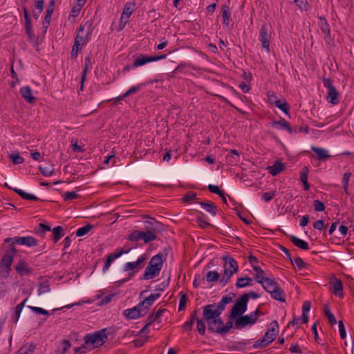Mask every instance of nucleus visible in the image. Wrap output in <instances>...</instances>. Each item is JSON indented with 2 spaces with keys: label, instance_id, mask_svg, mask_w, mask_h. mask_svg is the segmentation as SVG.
<instances>
[{
  "label": "nucleus",
  "instance_id": "nucleus-1",
  "mask_svg": "<svg viewBox=\"0 0 354 354\" xmlns=\"http://www.w3.org/2000/svg\"><path fill=\"white\" fill-rule=\"evenodd\" d=\"M203 317L207 323L208 329L214 333L225 334L232 328V322L228 321L225 325L220 316L221 314L216 310L214 305H206L203 307Z\"/></svg>",
  "mask_w": 354,
  "mask_h": 354
},
{
  "label": "nucleus",
  "instance_id": "nucleus-2",
  "mask_svg": "<svg viewBox=\"0 0 354 354\" xmlns=\"http://www.w3.org/2000/svg\"><path fill=\"white\" fill-rule=\"evenodd\" d=\"M93 26L91 22L86 21L81 24L75 37L72 46L71 57L76 58L80 51L90 41Z\"/></svg>",
  "mask_w": 354,
  "mask_h": 354
},
{
  "label": "nucleus",
  "instance_id": "nucleus-3",
  "mask_svg": "<svg viewBox=\"0 0 354 354\" xmlns=\"http://www.w3.org/2000/svg\"><path fill=\"white\" fill-rule=\"evenodd\" d=\"M163 266L162 256L158 254L152 257L148 266L146 267L142 279L149 280L154 279L160 274Z\"/></svg>",
  "mask_w": 354,
  "mask_h": 354
},
{
  "label": "nucleus",
  "instance_id": "nucleus-4",
  "mask_svg": "<svg viewBox=\"0 0 354 354\" xmlns=\"http://www.w3.org/2000/svg\"><path fill=\"white\" fill-rule=\"evenodd\" d=\"M17 253V250L13 245H10V248L7 250L0 261V277L6 278L8 277L11 270V265L13 261L14 257Z\"/></svg>",
  "mask_w": 354,
  "mask_h": 354
},
{
  "label": "nucleus",
  "instance_id": "nucleus-5",
  "mask_svg": "<svg viewBox=\"0 0 354 354\" xmlns=\"http://www.w3.org/2000/svg\"><path fill=\"white\" fill-rule=\"evenodd\" d=\"M108 339L107 329L104 328L84 337L85 344L93 348L103 345Z\"/></svg>",
  "mask_w": 354,
  "mask_h": 354
},
{
  "label": "nucleus",
  "instance_id": "nucleus-6",
  "mask_svg": "<svg viewBox=\"0 0 354 354\" xmlns=\"http://www.w3.org/2000/svg\"><path fill=\"white\" fill-rule=\"evenodd\" d=\"M224 272L220 279V283L224 286L229 281L232 276L238 271L239 266L234 259L230 257H224Z\"/></svg>",
  "mask_w": 354,
  "mask_h": 354
},
{
  "label": "nucleus",
  "instance_id": "nucleus-7",
  "mask_svg": "<svg viewBox=\"0 0 354 354\" xmlns=\"http://www.w3.org/2000/svg\"><path fill=\"white\" fill-rule=\"evenodd\" d=\"M322 82L324 86L327 89V101L333 105L337 104L339 102V93L333 86V81L330 78L323 77Z\"/></svg>",
  "mask_w": 354,
  "mask_h": 354
},
{
  "label": "nucleus",
  "instance_id": "nucleus-8",
  "mask_svg": "<svg viewBox=\"0 0 354 354\" xmlns=\"http://www.w3.org/2000/svg\"><path fill=\"white\" fill-rule=\"evenodd\" d=\"M157 239V235L154 231L148 230L147 232H141L135 230L132 232L128 236V239L131 241H138L143 240L145 243L153 241Z\"/></svg>",
  "mask_w": 354,
  "mask_h": 354
},
{
  "label": "nucleus",
  "instance_id": "nucleus-9",
  "mask_svg": "<svg viewBox=\"0 0 354 354\" xmlns=\"http://www.w3.org/2000/svg\"><path fill=\"white\" fill-rule=\"evenodd\" d=\"M279 333V325L277 321H273L270 325V328L266 332L264 336L261 339L260 346H266L271 343L276 337Z\"/></svg>",
  "mask_w": 354,
  "mask_h": 354
},
{
  "label": "nucleus",
  "instance_id": "nucleus-10",
  "mask_svg": "<svg viewBox=\"0 0 354 354\" xmlns=\"http://www.w3.org/2000/svg\"><path fill=\"white\" fill-rule=\"evenodd\" d=\"M248 302V295H243L234 304L231 311V317L236 318L243 315L247 310V304Z\"/></svg>",
  "mask_w": 354,
  "mask_h": 354
},
{
  "label": "nucleus",
  "instance_id": "nucleus-11",
  "mask_svg": "<svg viewBox=\"0 0 354 354\" xmlns=\"http://www.w3.org/2000/svg\"><path fill=\"white\" fill-rule=\"evenodd\" d=\"M4 241L7 243H12L11 245L18 244L21 245H26L28 247L37 246L39 241L33 236H15L13 238H6Z\"/></svg>",
  "mask_w": 354,
  "mask_h": 354
},
{
  "label": "nucleus",
  "instance_id": "nucleus-12",
  "mask_svg": "<svg viewBox=\"0 0 354 354\" xmlns=\"http://www.w3.org/2000/svg\"><path fill=\"white\" fill-rule=\"evenodd\" d=\"M259 315V310L257 309L249 315L237 318L235 321V326L236 328H242L248 325H252L256 322Z\"/></svg>",
  "mask_w": 354,
  "mask_h": 354
},
{
  "label": "nucleus",
  "instance_id": "nucleus-13",
  "mask_svg": "<svg viewBox=\"0 0 354 354\" xmlns=\"http://www.w3.org/2000/svg\"><path fill=\"white\" fill-rule=\"evenodd\" d=\"M166 57V55L150 56L140 54L134 59L133 66L134 68L140 67L149 62L165 59Z\"/></svg>",
  "mask_w": 354,
  "mask_h": 354
},
{
  "label": "nucleus",
  "instance_id": "nucleus-14",
  "mask_svg": "<svg viewBox=\"0 0 354 354\" xmlns=\"http://www.w3.org/2000/svg\"><path fill=\"white\" fill-rule=\"evenodd\" d=\"M136 1L127 2L123 8V11L120 19V26L124 28L128 23L130 16L132 15L134 8L136 7Z\"/></svg>",
  "mask_w": 354,
  "mask_h": 354
},
{
  "label": "nucleus",
  "instance_id": "nucleus-15",
  "mask_svg": "<svg viewBox=\"0 0 354 354\" xmlns=\"http://www.w3.org/2000/svg\"><path fill=\"white\" fill-rule=\"evenodd\" d=\"M270 39L271 32L268 31L266 24H263L260 29L259 40L261 43L262 47L267 53L270 52Z\"/></svg>",
  "mask_w": 354,
  "mask_h": 354
},
{
  "label": "nucleus",
  "instance_id": "nucleus-16",
  "mask_svg": "<svg viewBox=\"0 0 354 354\" xmlns=\"http://www.w3.org/2000/svg\"><path fill=\"white\" fill-rule=\"evenodd\" d=\"M160 297V293H151L149 296L146 297L142 301L138 304V306L140 307V309L141 310V312L142 313V315H145L148 313L149 308Z\"/></svg>",
  "mask_w": 354,
  "mask_h": 354
},
{
  "label": "nucleus",
  "instance_id": "nucleus-17",
  "mask_svg": "<svg viewBox=\"0 0 354 354\" xmlns=\"http://www.w3.org/2000/svg\"><path fill=\"white\" fill-rule=\"evenodd\" d=\"M147 259V255L144 254L140 255L136 261L127 262L124 266V271L128 272L130 270L142 269L144 267V264Z\"/></svg>",
  "mask_w": 354,
  "mask_h": 354
},
{
  "label": "nucleus",
  "instance_id": "nucleus-18",
  "mask_svg": "<svg viewBox=\"0 0 354 354\" xmlns=\"http://www.w3.org/2000/svg\"><path fill=\"white\" fill-rule=\"evenodd\" d=\"M129 252V250H117V251L114 253H111L108 257L106 261L104 263V265L102 268V271L105 272L106 270H109L111 264L114 261L115 259L120 257L123 254H127Z\"/></svg>",
  "mask_w": 354,
  "mask_h": 354
},
{
  "label": "nucleus",
  "instance_id": "nucleus-19",
  "mask_svg": "<svg viewBox=\"0 0 354 354\" xmlns=\"http://www.w3.org/2000/svg\"><path fill=\"white\" fill-rule=\"evenodd\" d=\"M123 316L127 319H136L144 316V315H142L140 307L136 305L131 308L124 310L123 311Z\"/></svg>",
  "mask_w": 354,
  "mask_h": 354
},
{
  "label": "nucleus",
  "instance_id": "nucleus-20",
  "mask_svg": "<svg viewBox=\"0 0 354 354\" xmlns=\"http://www.w3.org/2000/svg\"><path fill=\"white\" fill-rule=\"evenodd\" d=\"M15 270L21 276L28 275L32 273V268L24 260L19 261L15 266Z\"/></svg>",
  "mask_w": 354,
  "mask_h": 354
},
{
  "label": "nucleus",
  "instance_id": "nucleus-21",
  "mask_svg": "<svg viewBox=\"0 0 354 354\" xmlns=\"http://www.w3.org/2000/svg\"><path fill=\"white\" fill-rule=\"evenodd\" d=\"M331 286L333 294L338 297H343V284L342 282L337 278L334 277L331 281Z\"/></svg>",
  "mask_w": 354,
  "mask_h": 354
},
{
  "label": "nucleus",
  "instance_id": "nucleus-22",
  "mask_svg": "<svg viewBox=\"0 0 354 354\" xmlns=\"http://www.w3.org/2000/svg\"><path fill=\"white\" fill-rule=\"evenodd\" d=\"M20 94L21 97L28 103L32 104L35 97L32 95V91L30 86H23L20 88Z\"/></svg>",
  "mask_w": 354,
  "mask_h": 354
},
{
  "label": "nucleus",
  "instance_id": "nucleus-23",
  "mask_svg": "<svg viewBox=\"0 0 354 354\" xmlns=\"http://www.w3.org/2000/svg\"><path fill=\"white\" fill-rule=\"evenodd\" d=\"M5 186L7 187L8 189L14 191L15 193H17L18 195H19L24 199L30 200V201H38L39 200V198L36 196L29 194V193H27L21 189H18L17 187L13 188L12 187H10L8 185V183H5Z\"/></svg>",
  "mask_w": 354,
  "mask_h": 354
},
{
  "label": "nucleus",
  "instance_id": "nucleus-24",
  "mask_svg": "<svg viewBox=\"0 0 354 354\" xmlns=\"http://www.w3.org/2000/svg\"><path fill=\"white\" fill-rule=\"evenodd\" d=\"M166 311L165 308H159L157 311L153 312L147 318L149 324L157 322L158 324L162 322V316Z\"/></svg>",
  "mask_w": 354,
  "mask_h": 354
},
{
  "label": "nucleus",
  "instance_id": "nucleus-25",
  "mask_svg": "<svg viewBox=\"0 0 354 354\" xmlns=\"http://www.w3.org/2000/svg\"><path fill=\"white\" fill-rule=\"evenodd\" d=\"M272 126L278 130H286L288 133H292V128L289 123L285 119H280L278 121H273Z\"/></svg>",
  "mask_w": 354,
  "mask_h": 354
},
{
  "label": "nucleus",
  "instance_id": "nucleus-26",
  "mask_svg": "<svg viewBox=\"0 0 354 354\" xmlns=\"http://www.w3.org/2000/svg\"><path fill=\"white\" fill-rule=\"evenodd\" d=\"M260 284L268 293H270L273 289L279 286V284L274 281V279L269 277Z\"/></svg>",
  "mask_w": 354,
  "mask_h": 354
},
{
  "label": "nucleus",
  "instance_id": "nucleus-27",
  "mask_svg": "<svg viewBox=\"0 0 354 354\" xmlns=\"http://www.w3.org/2000/svg\"><path fill=\"white\" fill-rule=\"evenodd\" d=\"M269 294L274 300L279 301L280 302L286 301V294L279 286L273 289Z\"/></svg>",
  "mask_w": 354,
  "mask_h": 354
},
{
  "label": "nucleus",
  "instance_id": "nucleus-28",
  "mask_svg": "<svg viewBox=\"0 0 354 354\" xmlns=\"http://www.w3.org/2000/svg\"><path fill=\"white\" fill-rule=\"evenodd\" d=\"M28 300V298H26L20 304H17L15 307L12 308V320L14 323H17L20 317L21 313Z\"/></svg>",
  "mask_w": 354,
  "mask_h": 354
},
{
  "label": "nucleus",
  "instance_id": "nucleus-29",
  "mask_svg": "<svg viewBox=\"0 0 354 354\" xmlns=\"http://www.w3.org/2000/svg\"><path fill=\"white\" fill-rule=\"evenodd\" d=\"M311 150L317 156V158L320 160H324L330 158L328 151L324 148L311 146Z\"/></svg>",
  "mask_w": 354,
  "mask_h": 354
},
{
  "label": "nucleus",
  "instance_id": "nucleus-30",
  "mask_svg": "<svg viewBox=\"0 0 354 354\" xmlns=\"http://www.w3.org/2000/svg\"><path fill=\"white\" fill-rule=\"evenodd\" d=\"M253 270L254 271V274H253L254 279L259 283H261L268 277V275L260 266L254 268Z\"/></svg>",
  "mask_w": 354,
  "mask_h": 354
},
{
  "label": "nucleus",
  "instance_id": "nucleus-31",
  "mask_svg": "<svg viewBox=\"0 0 354 354\" xmlns=\"http://www.w3.org/2000/svg\"><path fill=\"white\" fill-rule=\"evenodd\" d=\"M268 172L273 176H277L284 169V165L279 161H276L272 166L267 168Z\"/></svg>",
  "mask_w": 354,
  "mask_h": 354
},
{
  "label": "nucleus",
  "instance_id": "nucleus-32",
  "mask_svg": "<svg viewBox=\"0 0 354 354\" xmlns=\"http://www.w3.org/2000/svg\"><path fill=\"white\" fill-rule=\"evenodd\" d=\"M290 239L291 242L297 248L304 250H308L309 249L308 243L304 240L300 239L294 235H292Z\"/></svg>",
  "mask_w": 354,
  "mask_h": 354
},
{
  "label": "nucleus",
  "instance_id": "nucleus-33",
  "mask_svg": "<svg viewBox=\"0 0 354 354\" xmlns=\"http://www.w3.org/2000/svg\"><path fill=\"white\" fill-rule=\"evenodd\" d=\"M201 207L204 209L206 212H209L212 216H216L217 213V207L216 205L212 202H200L199 203Z\"/></svg>",
  "mask_w": 354,
  "mask_h": 354
},
{
  "label": "nucleus",
  "instance_id": "nucleus-34",
  "mask_svg": "<svg viewBox=\"0 0 354 354\" xmlns=\"http://www.w3.org/2000/svg\"><path fill=\"white\" fill-rule=\"evenodd\" d=\"M230 8L229 6L223 4L222 6V18L223 24L228 27L230 26Z\"/></svg>",
  "mask_w": 354,
  "mask_h": 354
},
{
  "label": "nucleus",
  "instance_id": "nucleus-35",
  "mask_svg": "<svg viewBox=\"0 0 354 354\" xmlns=\"http://www.w3.org/2000/svg\"><path fill=\"white\" fill-rule=\"evenodd\" d=\"M44 1L45 0H35V8L32 11V15L36 19L39 18L40 14L43 11Z\"/></svg>",
  "mask_w": 354,
  "mask_h": 354
},
{
  "label": "nucleus",
  "instance_id": "nucleus-36",
  "mask_svg": "<svg viewBox=\"0 0 354 354\" xmlns=\"http://www.w3.org/2000/svg\"><path fill=\"white\" fill-rule=\"evenodd\" d=\"M252 285V279L248 277L237 279L236 286L237 288H243Z\"/></svg>",
  "mask_w": 354,
  "mask_h": 354
},
{
  "label": "nucleus",
  "instance_id": "nucleus-37",
  "mask_svg": "<svg viewBox=\"0 0 354 354\" xmlns=\"http://www.w3.org/2000/svg\"><path fill=\"white\" fill-rule=\"evenodd\" d=\"M308 169L304 167L300 174V180L303 183L304 189L308 191L310 188V185L308 183Z\"/></svg>",
  "mask_w": 354,
  "mask_h": 354
},
{
  "label": "nucleus",
  "instance_id": "nucleus-38",
  "mask_svg": "<svg viewBox=\"0 0 354 354\" xmlns=\"http://www.w3.org/2000/svg\"><path fill=\"white\" fill-rule=\"evenodd\" d=\"M274 105L279 108L281 111H283L285 114L288 115L290 111V105L285 100H277L274 102Z\"/></svg>",
  "mask_w": 354,
  "mask_h": 354
},
{
  "label": "nucleus",
  "instance_id": "nucleus-39",
  "mask_svg": "<svg viewBox=\"0 0 354 354\" xmlns=\"http://www.w3.org/2000/svg\"><path fill=\"white\" fill-rule=\"evenodd\" d=\"M310 310V303L308 301L304 302L302 306V322L306 324L308 322V312Z\"/></svg>",
  "mask_w": 354,
  "mask_h": 354
},
{
  "label": "nucleus",
  "instance_id": "nucleus-40",
  "mask_svg": "<svg viewBox=\"0 0 354 354\" xmlns=\"http://www.w3.org/2000/svg\"><path fill=\"white\" fill-rule=\"evenodd\" d=\"M205 278L207 282L214 283L219 280L220 274L215 270L209 271L206 273Z\"/></svg>",
  "mask_w": 354,
  "mask_h": 354
},
{
  "label": "nucleus",
  "instance_id": "nucleus-41",
  "mask_svg": "<svg viewBox=\"0 0 354 354\" xmlns=\"http://www.w3.org/2000/svg\"><path fill=\"white\" fill-rule=\"evenodd\" d=\"M290 261H292L293 266L296 267L299 270H301L307 268L308 264L305 263L300 257H296L293 260L290 259Z\"/></svg>",
  "mask_w": 354,
  "mask_h": 354
},
{
  "label": "nucleus",
  "instance_id": "nucleus-42",
  "mask_svg": "<svg viewBox=\"0 0 354 354\" xmlns=\"http://www.w3.org/2000/svg\"><path fill=\"white\" fill-rule=\"evenodd\" d=\"M53 241L57 243L64 236L63 227L57 226L53 229Z\"/></svg>",
  "mask_w": 354,
  "mask_h": 354
},
{
  "label": "nucleus",
  "instance_id": "nucleus-43",
  "mask_svg": "<svg viewBox=\"0 0 354 354\" xmlns=\"http://www.w3.org/2000/svg\"><path fill=\"white\" fill-rule=\"evenodd\" d=\"M9 158L14 165L22 164L24 162V158L19 154V152H14L10 154Z\"/></svg>",
  "mask_w": 354,
  "mask_h": 354
},
{
  "label": "nucleus",
  "instance_id": "nucleus-44",
  "mask_svg": "<svg viewBox=\"0 0 354 354\" xmlns=\"http://www.w3.org/2000/svg\"><path fill=\"white\" fill-rule=\"evenodd\" d=\"M35 346L33 345H24L21 347L17 354H32Z\"/></svg>",
  "mask_w": 354,
  "mask_h": 354
},
{
  "label": "nucleus",
  "instance_id": "nucleus-45",
  "mask_svg": "<svg viewBox=\"0 0 354 354\" xmlns=\"http://www.w3.org/2000/svg\"><path fill=\"white\" fill-rule=\"evenodd\" d=\"M142 84H139L137 86H133L131 87L128 91H127L120 97V100H123L125 97L129 96L130 95L135 94L140 90Z\"/></svg>",
  "mask_w": 354,
  "mask_h": 354
},
{
  "label": "nucleus",
  "instance_id": "nucleus-46",
  "mask_svg": "<svg viewBox=\"0 0 354 354\" xmlns=\"http://www.w3.org/2000/svg\"><path fill=\"white\" fill-rule=\"evenodd\" d=\"M62 196L64 200L66 201H72L80 198V196L76 192L74 191L66 192Z\"/></svg>",
  "mask_w": 354,
  "mask_h": 354
},
{
  "label": "nucleus",
  "instance_id": "nucleus-47",
  "mask_svg": "<svg viewBox=\"0 0 354 354\" xmlns=\"http://www.w3.org/2000/svg\"><path fill=\"white\" fill-rule=\"evenodd\" d=\"M93 226L91 225H86L83 227L78 228L76 231L77 236H82L86 235L89 232V231L92 229Z\"/></svg>",
  "mask_w": 354,
  "mask_h": 354
},
{
  "label": "nucleus",
  "instance_id": "nucleus-48",
  "mask_svg": "<svg viewBox=\"0 0 354 354\" xmlns=\"http://www.w3.org/2000/svg\"><path fill=\"white\" fill-rule=\"evenodd\" d=\"M351 176V172H346L343 175L342 178V183H343V188L346 194H348V182L350 180V178Z\"/></svg>",
  "mask_w": 354,
  "mask_h": 354
},
{
  "label": "nucleus",
  "instance_id": "nucleus-49",
  "mask_svg": "<svg viewBox=\"0 0 354 354\" xmlns=\"http://www.w3.org/2000/svg\"><path fill=\"white\" fill-rule=\"evenodd\" d=\"M39 169L40 172L41 173V174L46 177L50 176L53 172V166H49V167L39 166Z\"/></svg>",
  "mask_w": 354,
  "mask_h": 354
},
{
  "label": "nucleus",
  "instance_id": "nucleus-50",
  "mask_svg": "<svg viewBox=\"0 0 354 354\" xmlns=\"http://www.w3.org/2000/svg\"><path fill=\"white\" fill-rule=\"evenodd\" d=\"M25 28H26V31L28 38L31 41H33L35 38V35H34V32H33V28L31 25V22L30 21V22L25 23Z\"/></svg>",
  "mask_w": 354,
  "mask_h": 354
},
{
  "label": "nucleus",
  "instance_id": "nucleus-51",
  "mask_svg": "<svg viewBox=\"0 0 354 354\" xmlns=\"http://www.w3.org/2000/svg\"><path fill=\"white\" fill-rule=\"evenodd\" d=\"M189 72L188 66L185 63L180 64L173 71L174 73H187Z\"/></svg>",
  "mask_w": 354,
  "mask_h": 354
},
{
  "label": "nucleus",
  "instance_id": "nucleus-52",
  "mask_svg": "<svg viewBox=\"0 0 354 354\" xmlns=\"http://www.w3.org/2000/svg\"><path fill=\"white\" fill-rule=\"evenodd\" d=\"M187 301V296L185 294H183L179 299L178 311L184 310L185 309Z\"/></svg>",
  "mask_w": 354,
  "mask_h": 354
},
{
  "label": "nucleus",
  "instance_id": "nucleus-53",
  "mask_svg": "<svg viewBox=\"0 0 354 354\" xmlns=\"http://www.w3.org/2000/svg\"><path fill=\"white\" fill-rule=\"evenodd\" d=\"M28 308L36 314H41L44 315H48L49 312L42 308L28 306Z\"/></svg>",
  "mask_w": 354,
  "mask_h": 354
},
{
  "label": "nucleus",
  "instance_id": "nucleus-54",
  "mask_svg": "<svg viewBox=\"0 0 354 354\" xmlns=\"http://www.w3.org/2000/svg\"><path fill=\"white\" fill-rule=\"evenodd\" d=\"M197 330L201 335H204L205 332V324L203 319H197Z\"/></svg>",
  "mask_w": 354,
  "mask_h": 354
},
{
  "label": "nucleus",
  "instance_id": "nucleus-55",
  "mask_svg": "<svg viewBox=\"0 0 354 354\" xmlns=\"http://www.w3.org/2000/svg\"><path fill=\"white\" fill-rule=\"evenodd\" d=\"M313 206L316 212H323L325 209L324 204L319 200H315L314 201Z\"/></svg>",
  "mask_w": 354,
  "mask_h": 354
},
{
  "label": "nucleus",
  "instance_id": "nucleus-56",
  "mask_svg": "<svg viewBox=\"0 0 354 354\" xmlns=\"http://www.w3.org/2000/svg\"><path fill=\"white\" fill-rule=\"evenodd\" d=\"M208 189L210 192L218 194V196L223 195V190L220 189L217 185H209Z\"/></svg>",
  "mask_w": 354,
  "mask_h": 354
},
{
  "label": "nucleus",
  "instance_id": "nucleus-57",
  "mask_svg": "<svg viewBox=\"0 0 354 354\" xmlns=\"http://www.w3.org/2000/svg\"><path fill=\"white\" fill-rule=\"evenodd\" d=\"M276 195V192H265L262 195V199L265 202L270 201Z\"/></svg>",
  "mask_w": 354,
  "mask_h": 354
},
{
  "label": "nucleus",
  "instance_id": "nucleus-58",
  "mask_svg": "<svg viewBox=\"0 0 354 354\" xmlns=\"http://www.w3.org/2000/svg\"><path fill=\"white\" fill-rule=\"evenodd\" d=\"M338 325H339L338 326H339V336H340L341 339H344L346 337V332L344 325L342 321L339 322Z\"/></svg>",
  "mask_w": 354,
  "mask_h": 354
},
{
  "label": "nucleus",
  "instance_id": "nucleus-59",
  "mask_svg": "<svg viewBox=\"0 0 354 354\" xmlns=\"http://www.w3.org/2000/svg\"><path fill=\"white\" fill-rule=\"evenodd\" d=\"M49 291H50V287L48 283H41L39 285V288L38 289L39 295H42V294L46 293Z\"/></svg>",
  "mask_w": 354,
  "mask_h": 354
},
{
  "label": "nucleus",
  "instance_id": "nucleus-60",
  "mask_svg": "<svg viewBox=\"0 0 354 354\" xmlns=\"http://www.w3.org/2000/svg\"><path fill=\"white\" fill-rule=\"evenodd\" d=\"M297 6L301 10H307L308 3L306 0H295Z\"/></svg>",
  "mask_w": 354,
  "mask_h": 354
},
{
  "label": "nucleus",
  "instance_id": "nucleus-61",
  "mask_svg": "<svg viewBox=\"0 0 354 354\" xmlns=\"http://www.w3.org/2000/svg\"><path fill=\"white\" fill-rule=\"evenodd\" d=\"M71 346V344L68 339H64L62 342V353H66Z\"/></svg>",
  "mask_w": 354,
  "mask_h": 354
},
{
  "label": "nucleus",
  "instance_id": "nucleus-62",
  "mask_svg": "<svg viewBox=\"0 0 354 354\" xmlns=\"http://www.w3.org/2000/svg\"><path fill=\"white\" fill-rule=\"evenodd\" d=\"M196 194L194 192H188L183 198L184 202H191L196 198Z\"/></svg>",
  "mask_w": 354,
  "mask_h": 354
},
{
  "label": "nucleus",
  "instance_id": "nucleus-63",
  "mask_svg": "<svg viewBox=\"0 0 354 354\" xmlns=\"http://www.w3.org/2000/svg\"><path fill=\"white\" fill-rule=\"evenodd\" d=\"M82 9V7L80 6L76 5L75 3L72 8L71 15L73 17H76L79 15L80 10Z\"/></svg>",
  "mask_w": 354,
  "mask_h": 354
},
{
  "label": "nucleus",
  "instance_id": "nucleus-64",
  "mask_svg": "<svg viewBox=\"0 0 354 354\" xmlns=\"http://www.w3.org/2000/svg\"><path fill=\"white\" fill-rule=\"evenodd\" d=\"M248 261H249V263L251 265V267L252 268L253 270H254V268L259 266L258 265V259L254 256H252V255L248 257Z\"/></svg>",
  "mask_w": 354,
  "mask_h": 354
}]
</instances>
